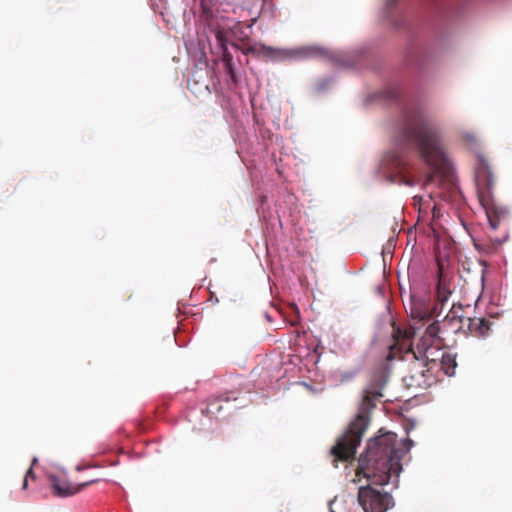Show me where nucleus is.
<instances>
[{"label": "nucleus", "mask_w": 512, "mask_h": 512, "mask_svg": "<svg viewBox=\"0 0 512 512\" xmlns=\"http://www.w3.org/2000/svg\"><path fill=\"white\" fill-rule=\"evenodd\" d=\"M405 141L416 145L423 160L432 169L425 183H432L436 177L447 186L454 184L453 167L448 159L439 128L419 112L405 115L402 128Z\"/></svg>", "instance_id": "obj_1"}, {"label": "nucleus", "mask_w": 512, "mask_h": 512, "mask_svg": "<svg viewBox=\"0 0 512 512\" xmlns=\"http://www.w3.org/2000/svg\"><path fill=\"white\" fill-rule=\"evenodd\" d=\"M396 442L395 433L379 430V434L368 441L365 452L360 456L356 476L362 475L374 485L392 483L397 487L403 452L396 448Z\"/></svg>", "instance_id": "obj_2"}, {"label": "nucleus", "mask_w": 512, "mask_h": 512, "mask_svg": "<svg viewBox=\"0 0 512 512\" xmlns=\"http://www.w3.org/2000/svg\"><path fill=\"white\" fill-rule=\"evenodd\" d=\"M393 344L389 347L387 360L402 359L409 361V370L404 376L406 385L410 388H427L431 386L436 375L430 369L429 353H417L411 344V333L400 327L393 328Z\"/></svg>", "instance_id": "obj_3"}, {"label": "nucleus", "mask_w": 512, "mask_h": 512, "mask_svg": "<svg viewBox=\"0 0 512 512\" xmlns=\"http://www.w3.org/2000/svg\"><path fill=\"white\" fill-rule=\"evenodd\" d=\"M368 425L369 417L365 413L358 414L348 425L345 433L339 437L336 444L331 448L330 454L333 457L334 467H338L339 461L348 462L354 460L357 448Z\"/></svg>", "instance_id": "obj_4"}, {"label": "nucleus", "mask_w": 512, "mask_h": 512, "mask_svg": "<svg viewBox=\"0 0 512 512\" xmlns=\"http://www.w3.org/2000/svg\"><path fill=\"white\" fill-rule=\"evenodd\" d=\"M476 184L479 201L485 209L491 228L495 230L501 218L506 215V210L497 206L492 198L494 175L489 164L483 159L476 170Z\"/></svg>", "instance_id": "obj_5"}, {"label": "nucleus", "mask_w": 512, "mask_h": 512, "mask_svg": "<svg viewBox=\"0 0 512 512\" xmlns=\"http://www.w3.org/2000/svg\"><path fill=\"white\" fill-rule=\"evenodd\" d=\"M435 311L436 306L432 303L429 295L411 294L409 312L413 324L410 329L407 330L411 333V338L416 334V330L420 329L419 324L425 325L432 320Z\"/></svg>", "instance_id": "obj_6"}, {"label": "nucleus", "mask_w": 512, "mask_h": 512, "mask_svg": "<svg viewBox=\"0 0 512 512\" xmlns=\"http://www.w3.org/2000/svg\"><path fill=\"white\" fill-rule=\"evenodd\" d=\"M445 325H441V322L434 320L430 322L425 328L419 342L415 349L417 353H429L431 355L439 353V347L445 344L446 341Z\"/></svg>", "instance_id": "obj_7"}, {"label": "nucleus", "mask_w": 512, "mask_h": 512, "mask_svg": "<svg viewBox=\"0 0 512 512\" xmlns=\"http://www.w3.org/2000/svg\"><path fill=\"white\" fill-rule=\"evenodd\" d=\"M361 486L358 490V501L365 512H385L393 506V499L389 493H381L371 487Z\"/></svg>", "instance_id": "obj_8"}, {"label": "nucleus", "mask_w": 512, "mask_h": 512, "mask_svg": "<svg viewBox=\"0 0 512 512\" xmlns=\"http://www.w3.org/2000/svg\"><path fill=\"white\" fill-rule=\"evenodd\" d=\"M387 168L391 170V181L399 184H405L408 186L414 185V181L406 174V163L396 153H392L386 156L385 159Z\"/></svg>", "instance_id": "obj_9"}, {"label": "nucleus", "mask_w": 512, "mask_h": 512, "mask_svg": "<svg viewBox=\"0 0 512 512\" xmlns=\"http://www.w3.org/2000/svg\"><path fill=\"white\" fill-rule=\"evenodd\" d=\"M430 359V369H433L436 376L439 370H442L447 376L454 375L457 366L454 355L443 352L440 358L435 357V354H433V356H430Z\"/></svg>", "instance_id": "obj_10"}, {"label": "nucleus", "mask_w": 512, "mask_h": 512, "mask_svg": "<svg viewBox=\"0 0 512 512\" xmlns=\"http://www.w3.org/2000/svg\"><path fill=\"white\" fill-rule=\"evenodd\" d=\"M49 482L54 495L58 497H69L80 492L79 484H73L55 475L49 476Z\"/></svg>", "instance_id": "obj_11"}, {"label": "nucleus", "mask_w": 512, "mask_h": 512, "mask_svg": "<svg viewBox=\"0 0 512 512\" xmlns=\"http://www.w3.org/2000/svg\"><path fill=\"white\" fill-rule=\"evenodd\" d=\"M464 327L476 337H486L491 329V322L481 317H464Z\"/></svg>", "instance_id": "obj_12"}, {"label": "nucleus", "mask_w": 512, "mask_h": 512, "mask_svg": "<svg viewBox=\"0 0 512 512\" xmlns=\"http://www.w3.org/2000/svg\"><path fill=\"white\" fill-rule=\"evenodd\" d=\"M450 295L451 290L447 283V276L442 270V267L439 266V279L436 288L437 301L440 302L441 304H444L448 300Z\"/></svg>", "instance_id": "obj_13"}, {"label": "nucleus", "mask_w": 512, "mask_h": 512, "mask_svg": "<svg viewBox=\"0 0 512 512\" xmlns=\"http://www.w3.org/2000/svg\"><path fill=\"white\" fill-rule=\"evenodd\" d=\"M441 322V325H445L447 328L446 338H448L452 334L458 333L460 330L465 329L464 327V317H459L455 315H447Z\"/></svg>", "instance_id": "obj_14"}, {"label": "nucleus", "mask_w": 512, "mask_h": 512, "mask_svg": "<svg viewBox=\"0 0 512 512\" xmlns=\"http://www.w3.org/2000/svg\"><path fill=\"white\" fill-rule=\"evenodd\" d=\"M382 396L381 392L377 389H367L364 392L362 399L363 409H369L374 406V401Z\"/></svg>", "instance_id": "obj_15"}, {"label": "nucleus", "mask_w": 512, "mask_h": 512, "mask_svg": "<svg viewBox=\"0 0 512 512\" xmlns=\"http://www.w3.org/2000/svg\"><path fill=\"white\" fill-rule=\"evenodd\" d=\"M217 39L220 42L221 47L223 49L222 61L224 63V66H229V64H233V56L228 51V49H227V47H226V45L224 43V40H223V37H222L221 33L217 34Z\"/></svg>", "instance_id": "obj_16"}, {"label": "nucleus", "mask_w": 512, "mask_h": 512, "mask_svg": "<svg viewBox=\"0 0 512 512\" xmlns=\"http://www.w3.org/2000/svg\"><path fill=\"white\" fill-rule=\"evenodd\" d=\"M299 52L301 54H303L304 56H310V55H315L318 52V49L314 48V47H305V48L300 49Z\"/></svg>", "instance_id": "obj_17"}, {"label": "nucleus", "mask_w": 512, "mask_h": 512, "mask_svg": "<svg viewBox=\"0 0 512 512\" xmlns=\"http://www.w3.org/2000/svg\"><path fill=\"white\" fill-rule=\"evenodd\" d=\"M28 477H31V478H34V477H35V475H34V473H33V469H32V467H30V468L28 469V471L26 472V475H25V478H24V481H23V489H26V488H27V486H28V481H27Z\"/></svg>", "instance_id": "obj_18"}, {"label": "nucleus", "mask_w": 512, "mask_h": 512, "mask_svg": "<svg viewBox=\"0 0 512 512\" xmlns=\"http://www.w3.org/2000/svg\"><path fill=\"white\" fill-rule=\"evenodd\" d=\"M99 481H100V480H99V479H97V478H96V479L91 478V480H88V481H86V482L80 483V484H79L80 491H82L84 488H86V487H88V486H90V485H92V484H95V483H97V482H99Z\"/></svg>", "instance_id": "obj_19"}, {"label": "nucleus", "mask_w": 512, "mask_h": 512, "mask_svg": "<svg viewBox=\"0 0 512 512\" xmlns=\"http://www.w3.org/2000/svg\"><path fill=\"white\" fill-rule=\"evenodd\" d=\"M226 73L231 77V79L236 82L235 72L233 68V64H229V66H224Z\"/></svg>", "instance_id": "obj_20"}, {"label": "nucleus", "mask_w": 512, "mask_h": 512, "mask_svg": "<svg viewBox=\"0 0 512 512\" xmlns=\"http://www.w3.org/2000/svg\"><path fill=\"white\" fill-rule=\"evenodd\" d=\"M397 2V0H387V5L392 6Z\"/></svg>", "instance_id": "obj_21"}, {"label": "nucleus", "mask_w": 512, "mask_h": 512, "mask_svg": "<svg viewBox=\"0 0 512 512\" xmlns=\"http://www.w3.org/2000/svg\"><path fill=\"white\" fill-rule=\"evenodd\" d=\"M36 462H37V459H36V458H34V459H33V463H32V464L34 465Z\"/></svg>", "instance_id": "obj_22"}]
</instances>
